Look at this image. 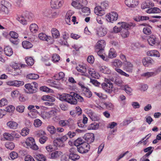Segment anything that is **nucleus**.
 I'll return each instance as SVG.
<instances>
[{
  "label": "nucleus",
  "mask_w": 161,
  "mask_h": 161,
  "mask_svg": "<svg viewBox=\"0 0 161 161\" xmlns=\"http://www.w3.org/2000/svg\"><path fill=\"white\" fill-rule=\"evenodd\" d=\"M47 81L51 86H53L55 85H58V81H53L51 80H48Z\"/></svg>",
  "instance_id": "nucleus-62"
},
{
  "label": "nucleus",
  "mask_w": 161,
  "mask_h": 161,
  "mask_svg": "<svg viewBox=\"0 0 161 161\" xmlns=\"http://www.w3.org/2000/svg\"><path fill=\"white\" fill-rule=\"evenodd\" d=\"M3 136L6 140L11 141L13 140L14 139L13 136L7 133H4L3 134Z\"/></svg>",
  "instance_id": "nucleus-45"
},
{
  "label": "nucleus",
  "mask_w": 161,
  "mask_h": 161,
  "mask_svg": "<svg viewBox=\"0 0 161 161\" xmlns=\"http://www.w3.org/2000/svg\"><path fill=\"white\" fill-rule=\"evenodd\" d=\"M22 45L23 47L26 49L30 48L33 46L32 44L28 41H23L22 42Z\"/></svg>",
  "instance_id": "nucleus-33"
},
{
  "label": "nucleus",
  "mask_w": 161,
  "mask_h": 161,
  "mask_svg": "<svg viewBox=\"0 0 161 161\" xmlns=\"http://www.w3.org/2000/svg\"><path fill=\"white\" fill-rule=\"evenodd\" d=\"M52 61L54 62H58L60 59V56L57 54H54L52 56Z\"/></svg>",
  "instance_id": "nucleus-61"
},
{
  "label": "nucleus",
  "mask_w": 161,
  "mask_h": 161,
  "mask_svg": "<svg viewBox=\"0 0 161 161\" xmlns=\"http://www.w3.org/2000/svg\"><path fill=\"white\" fill-rule=\"evenodd\" d=\"M107 33V30L104 27H100L96 29V34L99 37H103L105 36Z\"/></svg>",
  "instance_id": "nucleus-11"
},
{
  "label": "nucleus",
  "mask_w": 161,
  "mask_h": 161,
  "mask_svg": "<svg viewBox=\"0 0 161 161\" xmlns=\"http://www.w3.org/2000/svg\"><path fill=\"white\" fill-rule=\"evenodd\" d=\"M153 61L150 58H144L142 59L143 64L145 66H148L149 64H153Z\"/></svg>",
  "instance_id": "nucleus-32"
},
{
  "label": "nucleus",
  "mask_w": 161,
  "mask_h": 161,
  "mask_svg": "<svg viewBox=\"0 0 161 161\" xmlns=\"http://www.w3.org/2000/svg\"><path fill=\"white\" fill-rule=\"evenodd\" d=\"M25 60L27 64L29 65L32 66L34 64V60L31 57H26L25 58Z\"/></svg>",
  "instance_id": "nucleus-42"
},
{
  "label": "nucleus",
  "mask_w": 161,
  "mask_h": 161,
  "mask_svg": "<svg viewBox=\"0 0 161 161\" xmlns=\"http://www.w3.org/2000/svg\"><path fill=\"white\" fill-rule=\"evenodd\" d=\"M17 20L20 23L23 25H26L27 24V21L25 17L23 16H20L17 18Z\"/></svg>",
  "instance_id": "nucleus-40"
},
{
  "label": "nucleus",
  "mask_w": 161,
  "mask_h": 161,
  "mask_svg": "<svg viewBox=\"0 0 161 161\" xmlns=\"http://www.w3.org/2000/svg\"><path fill=\"white\" fill-rule=\"evenodd\" d=\"M62 153L60 151H55L53 152L51 155V158L52 159L57 158L62 155Z\"/></svg>",
  "instance_id": "nucleus-30"
},
{
  "label": "nucleus",
  "mask_w": 161,
  "mask_h": 161,
  "mask_svg": "<svg viewBox=\"0 0 161 161\" xmlns=\"http://www.w3.org/2000/svg\"><path fill=\"white\" fill-rule=\"evenodd\" d=\"M121 35L124 38L127 37L129 35V32L127 29H121Z\"/></svg>",
  "instance_id": "nucleus-53"
},
{
  "label": "nucleus",
  "mask_w": 161,
  "mask_h": 161,
  "mask_svg": "<svg viewBox=\"0 0 161 161\" xmlns=\"http://www.w3.org/2000/svg\"><path fill=\"white\" fill-rule=\"evenodd\" d=\"M118 16V14L117 13L112 12L106 15V18L108 21L112 23L117 20Z\"/></svg>",
  "instance_id": "nucleus-8"
},
{
  "label": "nucleus",
  "mask_w": 161,
  "mask_h": 161,
  "mask_svg": "<svg viewBox=\"0 0 161 161\" xmlns=\"http://www.w3.org/2000/svg\"><path fill=\"white\" fill-rule=\"evenodd\" d=\"M4 52L7 56H10L13 54V51L12 48L9 46H7L4 48Z\"/></svg>",
  "instance_id": "nucleus-29"
},
{
  "label": "nucleus",
  "mask_w": 161,
  "mask_h": 161,
  "mask_svg": "<svg viewBox=\"0 0 161 161\" xmlns=\"http://www.w3.org/2000/svg\"><path fill=\"white\" fill-rule=\"evenodd\" d=\"M99 127L98 124L94 122L90 125L87 127L88 130H96Z\"/></svg>",
  "instance_id": "nucleus-37"
},
{
  "label": "nucleus",
  "mask_w": 161,
  "mask_h": 161,
  "mask_svg": "<svg viewBox=\"0 0 161 161\" xmlns=\"http://www.w3.org/2000/svg\"><path fill=\"white\" fill-rule=\"evenodd\" d=\"M147 54L150 56H153L159 57L160 54L159 52L157 50H152L148 51Z\"/></svg>",
  "instance_id": "nucleus-26"
},
{
  "label": "nucleus",
  "mask_w": 161,
  "mask_h": 161,
  "mask_svg": "<svg viewBox=\"0 0 161 161\" xmlns=\"http://www.w3.org/2000/svg\"><path fill=\"white\" fill-rule=\"evenodd\" d=\"M86 0H72L71 5L75 8L80 9L83 6H85L87 4Z\"/></svg>",
  "instance_id": "nucleus-4"
},
{
  "label": "nucleus",
  "mask_w": 161,
  "mask_h": 161,
  "mask_svg": "<svg viewBox=\"0 0 161 161\" xmlns=\"http://www.w3.org/2000/svg\"><path fill=\"white\" fill-rule=\"evenodd\" d=\"M143 31L144 34L147 35H150L152 33L150 28L148 27H144L143 29Z\"/></svg>",
  "instance_id": "nucleus-60"
},
{
  "label": "nucleus",
  "mask_w": 161,
  "mask_h": 161,
  "mask_svg": "<svg viewBox=\"0 0 161 161\" xmlns=\"http://www.w3.org/2000/svg\"><path fill=\"white\" fill-rule=\"evenodd\" d=\"M53 144L55 146L56 149L58 147H63L64 146L63 142H54Z\"/></svg>",
  "instance_id": "nucleus-48"
},
{
  "label": "nucleus",
  "mask_w": 161,
  "mask_h": 161,
  "mask_svg": "<svg viewBox=\"0 0 161 161\" xmlns=\"http://www.w3.org/2000/svg\"><path fill=\"white\" fill-rule=\"evenodd\" d=\"M38 37L41 40L46 41L50 43H52L53 42L50 40L52 38L49 36H47L45 34L41 33L39 34Z\"/></svg>",
  "instance_id": "nucleus-14"
},
{
  "label": "nucleus",
  "mask_w": 161,
  "mask_h": 161,
  "mask_svg": "<svg viewBox=\"0 0 161 161\" xmlns=\"http://www.w3.org/2000/svg\"><path fill=\"white\" fill-rule=\"evenodd\" d=\"M102 8L101 6H97L95 8V13L97 15L101 16L103 15V13H101V12H103L102 9Z\"/></svg>",
  "instance_id": "nucleus-46"
},
{
  "label": "nucleus",
  "mask_w": 161,
  "mask_h": 161,
  "mask_svg": "<svg viewBox=\"0 0 161 161\" xmlns=\"http://www.w3.org/2000/svg\"><path fill=\"white\" fill-rule=\"evenodd\" d=\"M115 69L117 72H118L119 74L121 75H123L127 77H128L129 76V74L126 73L125 72L123 71L122 70L119 69L117 68H115Z\"/></svg>",
  "instance_id": "nucleus-47"
},
{
  "label": "nucleus",
  "mask_w": 161,
  "mask_h": 161,
  "mask_svg": "<svg viewBox=\"0 0 161 161\" xmlns=\"http://www.w3.org/2000/svg\"><path fill=\"white\" fill-rule=\"evenodd\" d=\"M87 71L89 74L92 77L95 78H97L98 75L97 74L95 71L93 69L89 68Z\"/></svg>",
  "instance_id": "nucleus-36"
},
{
  "label": "nucleus",
  "mask_w": 161,
  "mask_h": 161,
  "mask_svg": "<svg viewBox=\"0 0 161 161\" xmlns=\"http://www.w3.org/2000/svg\"><path fill=\"white\" fill-rule=\"evenodd\" d=\"M56 114L55 110H52L49 111H43L41 113V116L44 119H48Z\"/></svg>",
  "instance_id": "nucleus-5"
},
{
  "label": "nucleus",
  "mask_w": 161,
  "mask_h": 161,
  "mask_svg": "<svg viewBox=\"0 0 161 161\" xmlns=\"http://www.w3.org/2000/svg\"><path fill=\"white\" fill-rule=\"evenodd\" d=\"M125 3L129 7H135L138 4L136 0H125Z\"/></svg>",
  "instance_id": "nucleus-18"
},
{
  "label": "nucleus",
  "mask_w": 161,
  "mask_h": 161,
  "mask_svg": "<svg viewBox=\"0 0 161 161\" xmlns=\"http://www.w3.org/2000/svg\"><path fill=\"white\" fill-rule=\"evenodd\" d=\"M47 130L51 134H53L56 132V130L55 127L52 125H48L47 127Z\"/></svg>",
  "instance_id": "nucleus-49"
},
{
  "label": "nucleus",
  "mask_w": 161,
  "mask_h": 161,
  "mask_svg": "<svg viewBox=\"0 0 161 161\" xmlns=\"http://www.w3.org/2000/svg\"><path fill=\"white\" fill-rule=\"evenodd\" d=\"M59 99L62 101L66 102L73 105L76 104L78 101L82 102L84 101L83 98L77 94L71 93L70 94L63 93L59 97Z\"/></svg>",
  "instance_id": "nucleus-1"
},
{
  "label": "nucleus",
  "mask_w": 161,
  "mask_h": 161,
  "mask_svg": "<svg viewBox=\"0 0 161 161\" xmlns=\"http://www.w3.org/2000/svg\"><path fill=\"white\" fill-rule=\"evenodd\" d=\"M25 92L28 93L32 94L36 93V89L35 87L33 86L30 83L25 85Z\"/></svg>",
  "instance_id": "nucleus-12"
},
{
  "label": "nucleus",
  "mask_w": 161,
  "mask_h": 161,
  "mask_svg": "<svg viewBox=\"0 0 161 161\" xmlns=\"http://www.w3.org/2000/svg\"><path fill=\"white\" fill-rule=\"evenodd\" d=\"M14 86H19L23 85L24 83L23 81L17 80H14Z\"/></svg>",
  "instance_id": "nucleus-54"
},
{
  "label": "nucleus",
  "mask_w": 161,
  "mask_h": 161,
  "mask_svg": "<svg viewBox=\"0 0 161 161\" xmlns=\"http://www.w3.org/2000/svg\"><path fill=\"white\" fill-rule=\"evenodd\" d=\"M112 66L114 67L118 68L121 67L122 63L121 61L119 60L115 59L111 63Z\"/></svg>",
  "instance_id": "nucleus-21"
},
{
  "label": "nucleus",
  "mask_w": 161,
  "mask_h": 161,
  "mask_svg": "<svg viewBox=\"0 0 161 161\" xmlns=\"http://www.w3.org/2000/svg\"><path fill=\"white\" fill-rule=\"evenodd\" d=\"M133 68V64L130 62H127L125 64L124 69L127 72L132 73Z\"/></svg>",
  "instance_id": "nucleus-22"
},
{
  "label": "nucleus",
  "mask_w": 161,
  "mask_h": 161,
  "mask_svg": "<svg viewBox=\"0 0 161 161\" xmlns=\"http://www.w3.org/2000/svg\"><path fill=\"white\" fill-rule=\"evenodd\" d=\"M95 51L97 52L98 55L102 58L103 60L107 61V58L105 57L104 55V49L97 50L95 49Z\"/></svg>",
  "instance_id": "nucleus-27"
},
{
  "label": "nucleus",
  "mask_w": 161,
  "mask_h": 161,
  "mask_svg": "<svg viewBox=\"0 0 161 161\" xmlns=\"http://www.w3.org/2000/svg\"><path fill=\"white\" fill-rule=\"evenodd\" d=\"M39 77V76L38 75L34 73L30 74L27 75V78L31 80H36L38 79Z\"/></svg>",
  "instance_id": "nucleus-41"
},
{
  "label": "nucleus",
  "mask_w": 161,
  "mask_h": 161,
  "mask_svg": "<svg viewBox=\"0 0 161 161\" xmlns=\"http://www.w3.org/2000/svg\"><path fill=\"white\" fill-rule=\"evenodd\" d=\"M76 68L78 71L81 73H85L86 71V67L82 65H79L76 67Z\"/></svg>",
  "instance_id": "nucleus-35"
},
{
  "label": "nucleus",
  "mask_w": 161,
  "mask_h": 161,
  "mask_svg": "<svg viewBox=\"0 0 161 161\" xmlns=\"http://www.w3.org/2000/svg\"><path fill=\"white\" fill-rule=\"evenodd\" d=\"M68 143L71 146L76 147L77 151L81 153H86L90 149V145L86 142H69Z\"/></svg>",
  "instance_id": "nucleus-2"
},
{
  "label": "nucleus",
  "mask_w": 161,
  "mask_h": 161,
  "mask_svg": "<svg viewBox=\"0 0 161 161\" xmlns=\"http://www.w3.org/2000/svg\"><path fill=\"white\" fill-rule=\"evenodd\" d=\"M69 121L66 120H59L58 122L59 125L62 127H64L67 125H69Z\"/></svg>",
  "instance_id": "nucleus-43"
},
{
  "label": "nucleus",
  "mask_w": 161,
  "mask_h": 161,
  "mask_svg": "<svg viewBox=\"0 0 161 161\" xmlns=\"http://www.w3.org/2000/svg\"><path fill=\"white\" fill-rule=\"evenodd\" d=\"M105 82L101 84L102 88L106 92L111 93L113 91V84L108 79H105Z\"/></svg>",
  "instance_id": "nucleus-3"
},
{
  "label": "nucleus",
  "mask_w": 161,
  "mask_h": 161,
  "mask_svg": "<svg viewBox=\"0 0 161 161\" xmlns=\"http://www.w3.org/2000/svg\"><path fill=\"white\" fill-rule=\"evenodd\" d=\"M37 135L40 137L39 141H46L48 140L46 136V132L42 130H40L37 133Z\"/></svg>",
  "instance_id": "nucleus-17"
},
{
  "label": "nucleus",
  "mask_w": 161,
  "mask_h": 161,
  "mask_svg": "<svg viewBox=\"0 0 161 161\" xmlns=\"http://www.w3.org/2000/svg\"><path fill=\"white\" fill-rule=\"evenodd\" d=\"M5 146L8 149L12 150L14 148L15 145L12 142H7L5 144Z\"/></svg>",
  "instance_id": "nucleus-44"
},
{
  "label": "nucleus",
  "mask_w": 161,
  "mask_h": 161,
  "mask_svg": "<svg viewBox=\"0 0 161 161\" xmlns=\"http://www.w3.org/2000/svg\"><path fill=\"white\" fill-rule=\"evenodd\" d=\"M154 6V3L150 0H146L142 4L141 8L142 9H144L147 8H149Z\"/></svg>",
  "instance_id": "nucleus-16"
},
{
  "label": "nucleus",
  "mask_w": 161,
  "mask_h": 161,
  "mask_svg": "<svg viewBox=\"0 0 161 161\" xmlns=\"http://www.w3.org/2000/svg\"><path fill=\"white\" fill-rule=\"evenodd\" d=\"M154 73L153 72H147L142 74V75L148 78L154 75Z\"/></svg>",
  "instance_id": "nucleus-63"
},
{
  "label": "nucleus",
  "mask_w": 161,
  "mask_h": 161,
  "mask_svg": "<svg viewBox=\"0 0 161 161\" xmlns=\"http://www.w3.org/2000/svg\"><path fill=\"white\" fill-rule=\"evenodd\" d=\"M30 29L32 32L35 33L38 31V27L36 24H32L30 25Z\"/></svg>",
  "instance_id": "nucleus-34"
},
{
  "label": "nucleus",
  "mask_w": 161,
  "mask_h": 161,
  "mask_svg": "<svg viewBox=\"0 0 161 161\" xmlns=\"http://www.w3.org/2000/svg\"><path fill=\"white\" fill-rule=\"evenodd\" d=\"M99 68L100 71L104 74H109L110 72L109 68L105 66L100 67Z\"/></svg>",
  "instance_id": "nucleus-39"
},
{
  "label": "nucleus",
  "mask_w": 161,
  "mask_h": 161,
  "mask_svg": "<svg viewBox=\"0 0 161 161\" xmlns=\"http://www.w3.org/2000/svg\"><path fill=\"white\" fill-rule=\"evenodd\" d=\"M157 41V39L155 36L151 35L147 39V41L149 44L151 46L155 45Z\"/></svg>",
  "instance_id": "nucleus-19"
},
{
  "label": "nucleus",
  "mask_w": 161,
  "mask_h": 161,
  "mask_svg": "<svg viewBox=\"0 0 161 161\" xmlns=\"http://www.w3.org/2000/svg\"><path fill=\"white\" fill-rule=\"evenodd\" d=\"M42 124V121L39 119H35L34 121V125L36 127H39Z\"/></svg>",
  "instance_id": "nucleus-52"
},
{
  "label": "nucleus",
  "mask_w": 161,
  "mask_h": 161,
  "mask_svg": "<svg viewBox=\"0 0 161 161\" xmlns=\"http://www.w3.org/2000/svg\"><path fill=\"white\" fill-rule=\"evenodd\" d=\"M55 146H54V144L53 145H50L46 147V149L48 152H51L54 150L56 149Z\"/></svg>",
  "instance_id": "nucleus-57"
},
{
  "label": "nucleus",
  "mask_w": 161,
  "mask_h": 161,
  "mask_svg": "<svg viewBox=\"0 0 161 161\" xmlns=\"http://www.w3.org/2000/svg\"><path fill=\"white\" fill-rule=\"evenodd\" d=\"M69 158L73 161H76L80 158V156L76 153L75 149L72 147L69 150Z\"/></svg>",
  "instance_id": "nucleus-6"
},
{
  "label": "nucleus",
  "mask_w": 161,
  "mask_h": 161,
  "mask_svg": "<svg viewBox=\"0 0 161 161\" xmlns=\"http://www.w3.org/2000/svg\"><path fill=\"white\" fill-rule=\"evenodd\" d=\"M146 12L149 14L159 13L161 12V10L158 8L154 7L148 9Z\"/></svg>",
  "instance_id": "nucleus-23"
},
{
  "label": "nucleus",
  "mask_w": 161,
  "mask_h": 161,
  "mask_svg": "<svg viewBox=\"0 0 161 161\" xmlns=\"http://www.w3.org/2000/svg\"><path fill=\"white\" fill-rule=\"evenodd\" d=\"M84 94L88 98H90L92 95V92L88 88H85L84 90Z\"/></svg>",
  "instance_id": "nucleus-50"
},
{
  "label": "nucleus",
  "mask_w": 161,
  "mask_h": 161,
  "mask_svg": "<svg viewBox=\"0 0 161 161\" xmlns=\"http://www.w3.org/2000/svg\"><path fill=\"white\" fill-rule=\"evenodd\" d=\"M29 129L28 128H25L22 130L21 134L23 136H25L29 134Z\"/></svg>",
  "instance_id": "nucleus-55"
},
{
  "label": "nucleus",
  "mask_w": 161,
  "mask_h": 161,
  "mask_svg": "<svg viewBox=\"0 0 161 161\" xmlns=\"http://www.w3.org/2000/svg\"><path fill=\"white\" fill-rule=\"evenodd\" d=\"M22 144L26 147H30L34 150H36L39 148L35 142H23Z\"/></svg>",
  "instance_id": "nucleus-7"
},
{
  "label": "nucleus",
  "mask_w": 161,
  "mask_h": 161,
  "mask_svg": "<svg viewBox=\"0 0 161 161\" xmlns=\"http://www.w3.org/2000/svg\"><path fill=\"white\" fill-rule=\"evenodd\" d=\"M53 37L55 38H58L60 36L59 32L57 29L53 28L51 31Z\"/></svg>",
  "instance_id": "nucleus-31"
},
{
  "label": "nucleus",
  "mask_w": 161,
  "mask_h": 161,
  "mask_svg": "<svg viewBox=\"0 0 161 161\" xmlns=\"http://www.w3.org/2000/svg\"><path fill=\"white\" fill-rule=\"evenodd\" d=\"M36 159L38 161H46V157L42 154H38L36 156Z\"/></svg>",
  "instance_id": "nucleus-51"
},
{
  "label": "nucleus",
  "mask_w": 161,
  "mask_h": 161,
  "mask_svg": "<svg viewBox=\"0 0 161 161\" xmlns=\"http://www.w3.org/2000/svg\"><path fill=\"white\" fill-rule=\"evenodd\" d=\"M75 111L76 113V115L78 116L81 115L82 113V110L79 106L76 107L75 108Z\"/></svg>",
  "instance_id": "nucleus-58"
},
{
  "label": "nucleus",
  "mask_w": 161,
  "mask_h": 161,
  "mask_svg": "<svg viewBox=\"0 0 161 161\" xmlns=\"http://www.w3.org/2000/svg\"><path fill=\"white\" fill-rule=\"evenodd\" d=\"M65 75L64 72H60L58 74H56L55 75V77H57V80H59L63 78L64 77Z\"/></svg>",
  "instance_id": "nucleus-56"
},
{
  "label": "nucleus",
  "mask_w": 161,
  "mask_h": 161,
  "mask_svg": "<svg viewBox=\"0 0 161 161\" xmlns=\"http://www.w3.org/2000/svg\"><path fill=\"white\" fill-rule=\"evenodd\" d=\"M105 44V42L104 40L99 41L97 43L95 48L97 50L104 49Z\"/></svg>",
  "instance_id": "nucleus-20"
},
{
  "label": "nucleus",
  "mask_w": 161,
  "mask_h": 161,
  "mask_svg": "<svg viewBox=\"0 0 161 161\" xmlns=\"http://www.w3.org/2000/svg\"><path fill=\"white\" fill-rule=\"evenodd\" d=\"M108 56L109 58H113L116 57L117 53L114 48H110Z\"/></svg>",
  "instance_id": "nucleus-38"
},
{
  "label": "nucleus",
  "mask_w": 161,
  "mask_h": 161,
  "mask_svg": "<svg viewBox=\"0 0 161 161\" xmlns=\"http://www.w3.org/2000/svg\"><path fill=\"white\" fill-rule=\"evenodd\" d=\"M9 35L11 36V38H13L14 39H17L18 37V34L14 31H10Z\"/></svg>",
  "instance_id": "nucleus-59"
},
{
  "label": "nucleus",
  "mask_w": 161,
  "mask_h": 161,
  "mask_svg": "<svg viewBox=\"0 0 161 161\" xmlns=\"http://www.w3.org/2000/svg\"><path fill=\"white\" fill-rule=\"evenodd\" d=\"M74 13V12L71 10L68 11L67 12L65 16V21L66 22L68 25H70L69 23H70V17Z\"/></svg>",
  "instance_id": "nucleus-25"
},
{
  "label": "nucleus",
  "mask_w": 161,
  "mask_h": 161,
  "mask_svg": "<svg viewBox=\"0 0 161 161\" xmlns=\"http://www.w3.org/2000/svg\"><path fill=\"white\" fill-rule=\"evenodd\" d=\"M84 139L86 141H93L94 140V134L92 133H87L84 136Z\"/></svg>",
  "instance_id": "nucleus-24"
},
{
  "label": "nucleus",
  "mask_w": 161,
  "mask_h": 161,
  "mask_svg": "<svg viewBox=\"0 0 161 161\" xmlns=\"http://www.w3.org/2000/svg\"><path fill=\"white\" fill-rule=\"evenodd\" d=\"M11 4L8 1H5L3 4H0V13L2 12L8 13V9L11 7Z\"/></svg>",
  "instance_id": "nucleus-9"
},
{
  "label": "nucleus",
  "mask_w": 161,
  "mask_h": 161,
  "mask_svg": "<svg viewBox=\"0 0 161 161\" xmlns=\"http://www.w3.org/2000/svg\"><path fill=\"white\" fill-rule=\"evenodd\" d=\"M80 9H81V11L83 13H87V14H88L90 13V9L87 7L83 6L81 8H80Z\"/></svg>",
  "instance_id": "nucleus-64"
},
{
  "label": "nucleus",
  "mask_w": 161,
  "mask_h": 161,
  "mask_svg": "<svg viewBox=\"0 0 161 161\" xmlns=\"http://www.w3.org/2000/svg\"><path fill=\"white\" fill-rule=\"evenodd\" d=\"M7 126L11 129H16L18 126V123L15 121H9L7 123Z\"/></svg>",
  "instance_id": "nucleus-28"
},
{
  "label": "nucleus",
  "mask_w": 161,
  "mask_h": 161,
  "mask_svg": "<svg viewBox=\"0 0 161 161\" xmlns=\"http://www.w3.org/2000/svg\"><path fill=\"white\" fill-rule=\"evenodd\" d=\"M35 106L33 105H30L28 107V109L31 110L30 113L28 114L29 117L31 118H35L36 117L37 114L38 113L37 111L34 109Z\"/></svg>",
  "instance_id": "nucleus-10"
},
{
  "label": "nucleus",
  "mask_w": 161,
  "mask_h": 161,
  "mask_svg": "<svg viewBox=\"0 0 161 161\" xmlns=\"http://www.w3.org/2000/svg\"><path fill=\"white\" fill-rule=\"evenodd\" d=\"M118 25H120L121 29H127L128 28H130L131 26H134L135 24L132 23H130L129 24H128L125 22H121L118 23Z\"/></svg>",
  "instance_id": "nucleus-15"
},
{
  "label": "nucleus",
  "mask_w": 161,
  "mask_h": 161,
  "mask_svg": "<svg viewBox=\"0 0 161 161\" xmlns=\"http://www.w3.org/2000/svg\"><path fill=\"white\" fill-rule=\"evenodd\" d=\"M63 4V0H51V6L52 8L58 9L61 7Z\"/></svg>",
  "instance_id": "nucleus-13"
}]
</instances>
